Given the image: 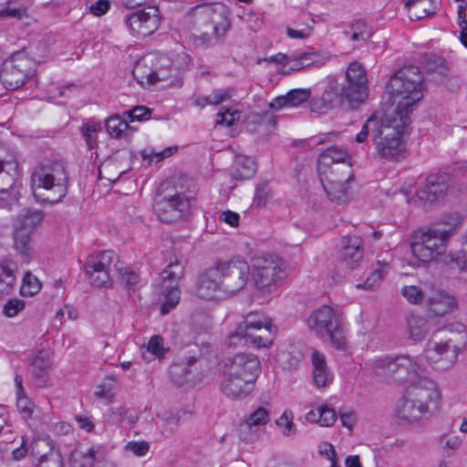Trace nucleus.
<instances>
[{
	"instance_id": "29",
	"label": "nucleus",
	"mask_w": 467,
	"mask_h": 467,
	"mask_svg": "<svg viewBox=\"0 0 467 467\" xmlns=\"http://www.w3.org/2000/svg\"><path fill=\"white\" fill-rule=\"evenodd\" d=\"M315 24L310 14L301 12L286 26L287 36L293 39H306L312 35Z\"/></svg>"
},
{
	"instance_id": "9",
	"label": "nucleus",
	"mask_w": 467,
	"mask_h": 467,
	"mask_svg": "<svg viewBox=\"0 0 467 467\" xmlns=\"http://www.w3.org/2000/svg\"><path fill=\"white\" fill-rule=\"evenodd\" d=\"M307 327L319 337H328L337 349L346 348V336L340 314L328 306L311 312L307 318Z\"/></svg>"
},
{
	"instance_id": "42",
	"label": "nucleus",
	"mask_w": 467,
	"mask_h": 467,
	"mask_svg": "<svg viewBox=\"0 0 467 467\" xmlns=\"http://www.w3.org/2000/svg\"><path fill=\"white\" fill-rule=\"evenodd\" d=\"M345 35L355 42H366L372 35L371 27L362 19L354 20L349 26V31Z\"/></svg>"
},
{
	"instance_id": "7",
	"label": "nucleus",
	"mask_w": 467,
	"mask_h": 467,
	"mask_svg": "<svg viewBox=\"0 0 467 467\" xmlns=\"http://www.w3.org/2000/svg\"><path fill=\"white\" fill-rule=\"evenodd\" d=\"M251 262V281L255 288L263 292H271L277 283L290 275L284 260L274 254H257Z\"/></svg>"
},
{
	"instance_id": "40",
	"label": "nucleus",
	"mask_w": 467,
	"mask_h": 467,
	"mask_svg": "<svg viewBox=\"0 0 467 467\" xmlns=\"http://www.w3.org/2000/svg\"><path fill=\"white\" fill-rule=\"evenodd\" d=\"M169 350V348L164 347L163 337L159 335H154L149 339L148 344L145 346L142 356L147 361H150L152 358L161 360Z\"/></svg>"
},
{
	"instance_id": "2",
	"label": "nucleus",
	"mask_w": 467,
	"mask_h": 467,
	"mask_svg": "<svg viewBox=\"0 0 467 467\" xmlns=\"http://www.w3.org/2000/svg\"><path fill=\"white\" fill-rule=\"evenodd\" d=\"M441 392L428 377H419L407 389L396 409V416L410 423L420 422L439 409Z\"/></svg>"
},
{
	"instance_id": "27",
	"label": "nucleus",
	"mask_w": 467,
	"mask_h": 467,
	"mask_svg": "<svg viewBox=\"0 0 467 467\" xmlns=\"http://www.w3.org/2000/svg\"><path fill=\"white\" fill-rule=\"evenodd\" d=\"M157 62V54L149 53L141 57L135 64L132 74L134 78L142 87L152 85L160 79H164L163 72H154V66Z\"/></svg>"
},
{
	"instance_id": "37",
	"label": "nucleus",
	"mask_w": 467,
	"mask_h": 467,
	"mask_svg": "<svg viewBox=\"0 0 467 467\" xmlns=\"http://www.w3.org/2000/svg\"><path fill=\"white\" fill-rule=\"evenodd\" d=\"M256 172V165L253 159L246 156H238L234 161V170L232 173L235 180H247Z\"/></svg>"
},
{
	"instance_id": "48",
	"label": "nucleus",
	"mask_w": 467,
	"mask_h": 467,
	"mask_svg": "<svg viewBox=\"0 0 467 467\" xmlns=\"http://www.w3.org/2000/svg\"><path fill=\"white\" fill-rule=\"evenodd\" d=\"M294 415L291 410H285L283 414L275 420L277 427L285 436L296 434V428L293 422Z\"/></svg>"
},
{
	"instance_id": "26",
	"label": "nucleus",
	"mask_w": 467,
	"mask_h": 467,
	"mask_svg": "<svg viewBox=\"0 0 467 467\" xmlns=\"http://www.w3.org/2000/svg\"><path fill=\"white\" fill-rule=\"evenodd\" d=\"M363 257L364 247L360 237L354 235L343 239L337 254L338 262L343 267L355 269L359 266Z\"/></svg>"
},
{
	"instance_id": "14",
	"label": "nucleus",
	"mask_w": 467,
	"mask_h": 467,
	"mask_svg": "<svg viewBox=\"0 0 467 467\" xmlns=\"http://www.w3.org/2000/svg\"><path fill=\"white\" fill-rule=\"evenodd\" d=\"M376 367L398 381L417 379L423 372L416 358L407 355L379 358L375 361Z\"/></svg>"
},
{
	"instance_id": "12",
	"label": "nucleus",
	"mask_w": 467,
	"mask_h": 467,
	"mask_svg": "<svg viewBox=\"0 0 467 467\" xmlns=\"http://www.w3.org/2000/svg\"><path fill=\"white\" fill-rule=\"evenodd\" d=\"M461 346L451 337H441L439 333L434 334L428 341L424 357L433 368L445 370L451 368L458 358Z\"/></svg>"
},
{
	"instance_id": "16",
	"label": "nucleus",
	"mask_w": 467,
	"mask_h": 467,
	"mask_svg": "<svg viewBox=\"0 0 467 467\" xmlns=\"http://www.w3.org/2000/svg\"><path fill=\"white\" fill-rule=\"evenodd\" d=\"M115 254L111 250L88 255L84 264V274L88 283L96 287L111 285L110 269Z\"/></svg>"
},
{
	"instance_id": "22",
	"label": "nucleus",
	"mask_w": 467,
	"mask_h": 467,
	"mask_svg": "<svg viewBox=\"0 0 467 467\" xmlns=\"http://www.w3.org/2000/svg\"><path fill=\"white\" fill-rule=\"evenodd\" d=\"M424 308L431 317H441L457 309L458 300L455 296L431 286Z\"/></svg>"
},
{
	"instance_id": "17",
	"label": "nucleus",
	"mask_w": 467,
	"mask_h": 467,
	"mask_svg": "<svg viewBox=\"0 0 467 467\" xmlns=\"http://www.w3.org/2000/svg\"><path fill=\"white\" fill-rule=\"evenodd\" d=\"M184 274V262L178 258L171 261L166 268L161 273L163 282L164 301L161 307V314L167 315L173 309L181 300V292L178 283Z\"/></svg>"
},
{
	"instance_id": "5",
	"label": "nucleus",
	"mask_w": 467,
	"mask_h": 467,
	"mask_svg": "<svg viewBox=\"0 0 467 467\" xmlns=\"http://www.w3.org/2000/svg\"><path fill=\"white\" fill-rule=\"evenodd\" d=\"M461 225L456 215H449L425 231L414 234L410 247L416 258L431 262L445 254L449 239L455 234Z\"/></svg>"
},
{
	"instance_id": "18",
	"label": "nucleus",
	"mask_w": 467,
	"mask_h": 467,
	"mask_svg": "<svg viewBox=\"0 0 467 467\" xmlns=\"http://www.w3.org/2000/svg\"><path fill=\"white\" fill-rule=\"evenodd\" d=\"M161 19L159 8L155 5H148L141 10L128 15L125 18V24L133 35L145 37L159 28Z\"/></svg>"
},
{
	"instance_id": "57",
	"label": "nucleus",
	"mask_w": 467,
	"mask_h": 467,
	"mask_svg": "<svg viewBox=\"0 0 467 467\" xmlns=\"http://www.w3.org/2000/svg\"><path fill=\"white\" fill-rule=\"evenodd\" d=\"M152 110L145 106H136L132 109L125 112L130 121L135 120L142 121L149 119L151 116Z\"/></svg>"
},
{
	"instance_id": "41",
	"label": "nucleus",
	"mask_w": 467,
	"mask_h": 467,
	"mask_svg": "<svg viewBox=\"0 0 467 467\" xmlns=\"http://www.w3.org/2000/svg\"><path fill=\"white\" fill-rule=\"evenodd\" d=\"M431 0H405V7L411 20H420L432 14Z\"/></svg>"
},
{
	"instance_id": "45",
	"label": "nucleus",
	"mask_w": 467,
	"mask_h": 467,
	"mask_svg": "<svg viewBox=\"0 0 467 467\" xmlns=\"http://www.w3.org/2000/svg\"><path fill=\"white\" fill-rule=\"evenodd\" d=\"M381 129V122L374 117H369L363 124L360 131L356 135L355 140L359 144L367 143L371 137L375 143V135Z\"/></svg>"
},
{
	"instance_id": "43",
	"label": "nucleus",
	"mask_w": 467,
	"mask_h": 467,
	"mask_svg": "<svg viewBox=\"0 0 467 467\" xmlns=\"http://www.w3.org/2000/svg\"><path fill=\"white\" fill-rule=\"evenodd\" d=\"M200 34H192L190 36L192 44L197 48H206L214 45L218 38L224 35L225 32H214L213 28L202 29Z\"/></svg>"
},
{
	"instance_id": "20",
	"label": "nucleus",
	"mask_w": 467,
	"mask_h": 467,
	"mask_svg": "<svg viewBox=\"0 0 467 467\" xmlns=\"http://www.w3.org/2000/svg\"><path fill=\"white\" fill-rule=\"evenodd\" d=\"M224 369L255 382L261 371V363L254 354L238 353L227 358Z\"/></svg>"
},
{
	"instance_id": "1",
	"label": "nucleus",
	"mask_w": 467,
	"mask_h": 467,
	"mask_svg": "<svg viewBox=\"0 0 467 467\" xmlns=\"http://www.w3.org/2000/svg\"><path fill=\"white\" fill-rule=\"evenodd\" d=\"M250 271L242 257L219 261L199 276L196 295L209 300L233 296L245 287Z\"/></svg>"
},
{
	"instance_id": "60",
	"label": "nucleus",
	"mask_w": 467,
	"mask_h": 467,
	"mask_svg": "<svg viewBox=\"0 0 467 467\" xmlns=\"http://www.w3.org/2000/svg\"><path fill=\"white\" fill-rule=\"evenodd\" d=\"M347 183H338L335 186V194H327V197L337 204H344L348 201Z\"/></svg>"
},
{
	"instance_id": "30",
	"label": "nucleus",
	"mask_w": 467,
	"mask_h": 467,
	"mask_svg": "<svg viewBox=\"0 0 467 467\" xmlns=\"http://www.w3.org/2000/svg\"><path fill=\"white\" fill-rule=\"evenodd\" d=\"M311 361L313 365V379L315 384L318 388L326 387L330 384L333 379V375L327 368L325 356L319 351L313 349Z\"/></svg>"
},
{
	"instance_id": "52",
	"label": "nucleus",
	"mask_w": 467,
	"mask_h": 467,
	"mask_svg": "<svg viewBox=\"0 0 467 467\" xmlns=\"http://www.w3.org/2000/svg\"><path fill=\"white\" fill-rule=\"evenodd\" d=\"M36 467H64V462L60 453L49 451L39 457Z\"/></svg>"
},
{
	"instance_id": "4",
	"label": "nucleus",
	"mask_w": 467,
	"mask_h": 467,
	"mask_svg": "<svg viewBox=\"0 0 467 467\" xmlns=\"http://www.w3.org/2000/svg\"><path fill=\"white\" fill-rule=\"evenodd\" d=\"M31 188L36 200L57 203L67 193L68 173L62 161L40 163L31 174Z\"/></svg>"
},
{
	"instance_id": "50",
	"label": "nucleus",
	"mask_w": 467,
	"mask_h": 467,
	"mask_svg": "<svg viewBox=\"0 0 467 467\" xmlns=\"http://www.w3.org/2000/svg\"><path fill=\"white\" fill-rule=\"evenodd\" d=\"M163 72L165 75V78L163 80H168L170 78L175 76L177 72V68H175L171 61V59L164 55L157 54V62L154 66V72ZM160 79L159 81H161Z\"/></svg>"
},
{
	"instance_id": "38",
	"label": "nucleus",
	"mask_w": 467,
	"mask_h": 467,
	"mask_svg": "<svg viewBox=\"0 0 467 467\" xmlns=\"http://www.w3.org/2000/svg\"><path fill=\"white\" fill-rule=\"evenodd\" d=\"M32 374L45 382L51 367L50 354L47 350H40L31 361Z\"/></svg>"
},
{
	"instance_id": "19",
	"label": "nucleus",
	"mask_w": 467,
	"mask_h": 467,
	"mask_svg": "<svg viewBox=\"0 0 467 467\" xmlns=\"http://www.w3.org/2000/svg\"><path fill=\"white\" fill-rule=\"evenodd\" d=\"M350 95L344 84L338 82L334 77H328L321 96V102L323 107L328 109L345 106L354 109L358 106V103H356Z\"/></svg>"
},
{
	"instance_id": "44",
	"label": "nucleus",
	"mask_w": 467,
	"mask_h": 467,
	"mask_svg": "<svg viewBox=\"0 0 467 467\" xmlns=\"http://www.w3.org/2000/svg\"><path fill=\"white\" fill-rule=\"evenodd\" d=\"M14 266L13 263L0 265V297L9 294L15 285Z\"/></svg>"
},
{
	"instance_id": "55",
	"label": "nucleus",
	"mask_w": 467,
	"mask_h": 467,
	"mask_svg": "<svg viewBox=\"0 0 467 467\" xmlns=\"http://www.w3.org/2000/svg\"><path fill=\"white\" fill-rule=\"evenodd\" d=\"M286 96L289 105L296 107L306 102L310 98L311 90L309 88H296L290 90Z\"/></svg>"
},
{
	"instance_id": "23",
	"label": "nucleus",
	"mask_w": 467,
	"mask_h": 467,
	"mask_svg": "<svg viewBox=\"0 0 467 467\" xmlns=\"http://www.w3.org/2000/svg\"><path fill=\"white\" fill-rule=\"evenodd\" d=\"M451 176L448 173L430 174L425 179V183L417 192L420 200L434 202L442 199L450 188Z\"/></svg>"
},
{
	"instance_id": "58",
	"label": "nucleus",
	"mask_w": 467,
	"mask_h": 467,
	"mask_svg": "<svg viewBox=\"0 0 467 467\" xmlns=\"http://www.w3.org/2000/svg\"><path fill=\"white\" fill-rule=\"evenodd\" d=\"M120 280L125 285L126 288L132 290L140 282V275L135 271L129 268L120 270Z\"/></svg>"
},
{
	"instance_id": "39",
	"label": "nucleus",
	"mask_w": 467,
	"mask_h": 467,
	"mask_svg": "<svg viewBox=\"0 0 467 467\" xmlns=\"http://www.w3.org/2000/svg\"><path fill=\"white\" fill-rule=\"evenodd\" d=\"M306 420L308 422L318 423L320 426L329 427L334 424L337 420L336 411L327 406H321L316 410H310Z\"/></svg>"
},
{
	"instance_id": "33",
	"label": "nucleus",
	"mask_w": 467,
	"mask_h": 467,
	"mask_svg": "<svg viewBox=\"0 0 467 467\" xmlns=\"http://www.w3.org/2000/svg\"><path fill=\"white\" fill-rule=\"evenodd\" d=\"M348 151L338 146H332L323 151L318 158V169L334 167L336 164L348 162Z\"/></svg>"
},
{
	"instance_id": "32",
	"label": "nucleus",
	"mask_w": 467,
	"mask_h": 467,
	"mask_svg": "<svg viewBox=\"0 0 467 467\" xmlns=\"http://www.w3.org/2000/svg\"><path fill=\"white\" fill-rule=\"evenodd\" d=\"M317 57V55L314 52H296L291 57L277 54L276 56L272 57L270 60L277 63H284L285 65H288V61L295 62V65L291 66L290 69L298 70L313 65L316 62L315 57Z\"/></svg>"
},
{
	"instance_id": "53",
	"label": "nucleus",
	"mask_w": 467,
	"mask_h": 467,
	"mask_svg": "<svg viewBox=\"0 0 467 467\" xmlns=\"http://www.w3.org/2000/svg\"><path fill=\"white\" fill-rule=\"evenodd\" d=\"M8 17H14L22 19L23 17H27L26 9L20 6L16 7L13 6L10 3H5L0 5V18L5 19Z\"/></svg>"
},
{
	"instance_id": "10",
	"label": "nucleus",
	"mask_w": 467,
	"mask_h": 467,
	"mask_svg": "<svg viewBox=\"0 0 467 467\" xmlns=\"http://www.w3.org/2000/svg\"><path fill=\"white\" fill-rule=\"evenodd\" d=\"M193 198L181 192H159L154 201V212L163 223H172L188 217Z\"/></svg>"
},
{
	"instance_id": "35",
	"label": "nucleus",
	"mask_w": 467,
	"mask_h": 467,
	"mask_svg": "<svg viewBox=\"0 0 467 467\" xmlns=\"http://www.w3.org/2000/svg\"><path fill=\"white\" fill-rule=\"evenodd\" d=\"M407 327L410 337L414 341H420L425 338L430 330L427 319L413 314L407 317Z\"/></svg>"
},
{
	"instance_id": "31",
	"label": "nucleus",
	"mask_w": 467,
	"mask_h": 467,
	"mask_svg": "<svg viewBox=\"0 0 467 467\" xmlns=\"http://www.w3.org/2000/svg\"><path fill=\"white\" fill-rule=\"evenodd\" d=\"M105 454L101 445H92L86 451H77L71 454V467H92L96 461H99Z\"/></svg>"
},
{
	"instance_id": "64",
	"label": "nucleus",
	"mask_w": 467,
	"mask_h": 467,
	"mask_svg": "<svg viewBox=\"0 0 467 467\" xmlns=\"http://www.w3.org/2000/svg\"><path fill=\"white\" fill-rule=\"evenodd\" d=\"M65 317L69 320H76L78 317V312L72 306L65 305L63 308L56 313L55 319L62 325L65 322Z\"/></svg>"
},
{
	"instance_id": "51",
	"label": "nucleus",
	"mask_w": 467,
	"mask_h": 467,
	"mask_svg": "<svg viewBox=\"0 0 467 467\" xmlns=\"http://www.w3.org/2000/svg\"><path fill=\"white\" fill-rule=\"evenodd\" d=\"M241 118V112L236 109H227L221 110L216 115L215 124L230 127Z\"/></svg>"
},
{
	"instance_id": "28",
	"label": "nucleus",
	"mask_w": 467,
	"mask_h": 467,
	"mask_svg": "<svg viewBox=\"0 0 467 467\" xmlns=\"http://www.w3.org/2000/svg\"><path fill=\"white\" fill-rule=\"evenodd\" d=\"M254 384V381L238 375H234L231 371L224 369V378L221 382V390L230 399H244L252 392Z\"/></svg>"
},
{
	"instance_id": "59",
	"label": "nucleus",
	"mask_w": 467,
	"mask_h": 467,
	"mask_svg": "<svg viewBox=\"0 0 467 467\" xmlns=\"http://www.w3.org/2000/svg\"><path fill=\"white\" fill-rule=\"evenodd\" d=\"M40 283L37 278L32 274L26 273L24 276L22 286L25 293L33 296L40 290Z\"/></svg>"
},
{
	"instance_id": "36",
	"label": "nucleus",
	"mask_w": 467,
	"mask_h": 467,
	"mask_svg": "<svg viewBox=\"0 0 467 467\" xmlns=\"http://www.w3.org/2000/svg\"><path fill=\"white\" fill-rule=\"evenodd\" d=\"M431 285L424 284L423 285H405L401 288V295L407 301L413 305H420L424 307V303L428 298Z\"/></svg>"
},
{
	"instance_id": "62",
	"label": "nucleus",
	"mask_w": 467,
	"mask_h": 467,
	"mask_svg": "<svg viewBox=\"0 0 467 467\" xmlns=\"http://www.w3.org/2000/svg\"><path fill=\"white\" fill-rule=\"evenodd\" d=\"M270 195L267 182H261L256 187L254 202L257 206H265Z\"/></svg>"
},
{
	"instance_id": "3",
	"label": "nucleus",
	"mask_w": 467,
	"mask_h": 467,
	"mask_svg": "<svg viewBox=\"0 0 467 467\" xmlns=\"http://www.w3.org/2000/svg\"><path fill=\"white\" fill-rule=\"evenodd\" d=\"M387 88L392 104L396 105L390 115L399 119L406 116L410 121L415 105L423 98V77L420 69L417 67L400 68L389 78Z\"/></svg>"
},
{
	"instance_id": "11",
	"label": "nucleus",
	"mask_w": 467,
	"mask_h": 467,
	"mask_svg": "<svg viewBox=\"0 0 467 467\" xmlns=\"http://www.w3.org/2000/svg\"><path fill=\"white\" fill-rule=\"evenodd\" d=\"M35 71V61L25 51H19L3 62L0 80L7 89H17L34 76Z\"/></svg>"
},
{
	"instance_id": "21",
	"label": "nucleus",
	"mask_w": 467,
	"mask_h": 467,
	"mask_svg": "<svg viewBox=\"0 0 467 467\" xmlns=\"http://www.w3.org/2000/svg\"><path fill=\"white\" fill-rule=\"evenodd\" d=\"M346 80L345 87L351 99L358 105L363 103L368 97V78L363 66L357 61L350 63L346 70Z\"/></svg>"
},
{
	"instance_id": "6",
	"label": "nucleus",
	"mask_w": 467,
	"mask_h": 467,
	"mask_svg": "<svg viewBox=\"0 0 467 467\" xmlns=\"http://www.w3.org/2000/svg\"><path fill=\"white\" fill-rule=\"evenodd\" d=\"M273 339L274 331L268 318L258 314H249L234 332L229 335L227 343L232 347L267 348Z\"/></svg>"
},
{
	"instance_id": "49",
	"label": "nucleus",
	"mask_w": 467,
	"mask_h": 467,
	"mask_svg": "<svg viewBox=\"0 0 467 467\" xmlns=\"http://www.w3.org/2000/svg\"><path fill=\"white\" fill-rule=\"evenodd\" d=\"M101 130L100 123L92 119L88 120L82 128V134L85 138L88 149H94L97 146V132Z\"/></svg>"
},
{
	"instance_id": "13",
	"label": "nucleus",
	"mask_w": 467,
	"mask_h": 467,
	"mask_svg": "<svg viewBox=\"0 0 467 467\" xmlns=\"http://www.w3.org/2000/svg\"><path fill=\"white\" fill-rule=\"evenodd\" d=\"M190 23L199 31L213 28L214 32H226L229 20L225 7L222 5L203 4L188 12Z\"/></svg>"
},
{
	"instance_id": "24",
	"label": "nucleus",
	"mask_w": 467,
	"mask_h": 467,
	"mask_svg": "<svg viewBox=\"0 0 467 467\" xmlns=\"http://www.w3.org/2000/svg\"><path fill=\"white\" fill-rule=\"evenodd\" d=\"M320 181L327 194H335V186L348 183L353 177V170L349 162L336 164L334 167L318 169Z\"/></svg>"
},
{
	"instance_id": "61",
	"label": "nucleus",
	"mask_w": 467,
	"mask_h": 467,
	"mask_svg": "<svg viewBox=\"0 0 467 467\" xmlns=\"http://www.w3.org/2000/svg\"><path fill=\"white\" fill-rule=\"evenodd\" d=\"M25 302L21 299H11L4 306L3 312L8 317H16L25 308Z\"/></svg>"
},
{
	"instance_id": "47",
	"label": "nucleus",
	"mask_w": 467,
	"mask_h": 467,
	"mask_svg": "<svg viewBox=\"0 0 467 467\" xmlns=\"http://www.w3.org/2000/svg\"><path fill=\"white\" fill-rule=\"evenodd\" d=\"M105 127L108 133L115 139L123 137L130 128L127 119H122L119 115L109 117L105 122Z\"/></svg>"
},
{
	"instance_id": "25",
	"label": "nucleus",
	"mask_w": 467,
	"mask_h": 467,
	"mask_svg": "<svg viewBox=\"0 0 467 467\" xmlns=\"http://www.w3.org/2000/svg\"><path fill=\"white\" fill-rule=\"evenodd\" d=\"M269 421V411L264 407H258L249 414L245 420L239 425L238 432L242 441L249 443L259 438L262 428Z\"/></svg>"
},
{
	"instance_id": "63",
	"label": "nucleus",
	"mask_w": 467,
	"mask_h": 467,
	"mask_svg": "<svg viewBox=\"0 0 467 467\" xmlns=\"http://www.w3.org/2000/svg\"><path fill=\"white\" fill-rule=\"evenodd\" d=\"M126 450L132 452L134 455L141 457L145 456L149 450L150 445L147 441H129L126 445Z\"/></svg>"
},
{
	"instance_id": "15",
	"label": "nucleus",
	"mask_w": 467,
	"mask_h": 467,
	"mask_svg": "<svg viewBox=\"0 0 467 467\" xmlns=\"http://www.w3.org/2000/svg\"><path fill=\"white\" fill-rule=\"evenodd\" d=\"M43 219L44 213L36 210H23L16 217L14 230L15 247L26 258L32 253L31 234Z\"/></svg>"
},
{
	"instance_id": "46",
	"label": "nucleus",
	"mask_w": 467,
	"mask_h": 467,
	"mask_svg": "<svg viewBox=\"0 0 467 467\" xmlns=\"http://www.w3.org/2000/svg\"><path fill=\"white\" fill-rule=\"evenodd\" d=\"M379 267L375 269L369 276L367 277L366 281L363 284H358L357 286L358 288H365L368 290H372L376 288L379 282L383 279L384 275L387 274L389 265L385 261L378 262Z\"/></svg>"
},
{
	"instance_id": "56",
	"label": "nucleus",
	"mask_w": 467,
	"mask_h": 467,
	"mask_svg": "<svg viewBox=\"0 0 467 467\" xmlns=\"http://www.w3.org/2000/svg\"><path fill=\"white\" fill-rule=\"evenodd\" d=\"M176 150H177V148H171V147L166 148L165 150H163L162 151H160V152H157L153 150L145 149V150H141L140 155L144 161L148 160L150 162H151L153 161V158H155L156 159L155 161L159 162L163 158L171 156Z\"/></svg>"
},
{
	"instance_id": "34",
	"label": "nucleus",
	"mask_w": 467,
	"mask_h": 467,
	"mask_svg": "<svg viewBox=\"0 0 467 467\" xmlns=\"http://www.w3.org/2000/svg\"><path fill=\"white\" fill-rule=\"evenodd\" d=\"M15 385L17 410L22 414L23 419H30L34 411V404L26 396L23 387V378L21 375L16 374L15 376Z\"/></svg>"
},
{
	"instance_id": "8",
	"label": "nucleus",
	"mask_w": 467,
	"mask_h": 467,
	"mask_svg": "<svg viewBox=\"0 0 467 467\" xmlns=\"http://www.w3.org/2000/svg\"><path fill=\"white\" fill-rule=\"evenodd\" d=\"M410 121L406 116L399 119L396 116L387 115L381 122V129L375 135V148L381 158L394 160L401 156L405 145L401 136L406 132Z\"/></svg>"
},
{
	"instance_id": "54",
	"label": "nucleus",
	"mask_w": 467,
	"mask_h": 467,
	"mask_svg": "<svg viewBox=\"0 0 467 467\" xmlns=\"http://www.w3.org/2000/svg\"><path fill=\"white\" fill-rule=\"evenodd\" d=\"M129 412L130 410L125 407L111 409L109 412V420L114 424H119L126 420L129 424H132L135 422V419L132 416H129Z\"/></svg>"
}]
</instances>
